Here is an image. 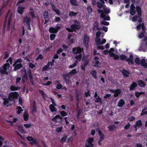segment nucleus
<instances>
[{
    "label": "nucleus",
    "instance_id": "f257e3e1",
    "mask_svg": "<svg viewBox=\"0 0 147 147\" xmlns=\"http://www.w3.org/2000/svg\"><path fill=\"white\" fill-rule=\"evenodd\" d=\"M74 24L70 26V28L75 30V32H76V30H79L81 27L80 22L77 20H73Z\"/></svg>",
    "mask_w": 147,
    "mask_h": 147
},
{
    "label": "nucleus",
    "instance_id": "f03ea898",
    "mask_svg": "<svg viewBox=\"0 0 147 147\" xmlns=\"http://www.w3.org/2000/svg\"><path fill=\"white\" fill-rule=\"evenodd\" d=\"M9 64L8 63H5L3 66L0 67V72L2 74L8 75V72L7 71V69L9 68Z\"/></svg>",
    "mask_w": 147,
    "mask_h": 147
},
{
    "label": "nucleus",
    "instance_id": "7ed1b4c3",
    "mask_svg": "<svg viewBox=\"0 0 147 147\" xmlns=\"http://www.w3.org/2000/svg\"><path fill=\"white\" fill-rule=\"evenodd\" d=\"M51 120L55 122L61 124L63 121V118L59 115H56L51 119Z\"/></svg>",
    "mask_w": 147,
    "mask_h": 147
},
{
    "label": "nucleus",
    "instance_id": "20e7f679",
    "mask_svg": "<svg viewBox=\"0 0 147 147\" xmlns=\"http://www.w3.org/2000/svg\"><path fill=\"white\" fill-rule=\"evenodd\" d=\"M19 94L17 92H11L9 96V98L11 101H13L14 99H17L19 97Z\"/></svg>",
    "mask_w": 147,
    "mask_h": 147
},
{
    "label": "nucleus",
    "instance_id": "39448f33",
    "mask_svg": "<svg viewBox=\"0 0 147 147\" xmlns=\"http://www.w3.org/2000/svg\"><path fill=\"white\" fill-rule=\"evenodd\" d=\"M94 141L93 138L89 137L86 140L87 142L85 144V147H93L94 145L93 142Z\"/></svg>",
    "mask_w": 147,
    "mask_h": 147
},
{
    "label": "nucleus",
    "instance_id": "423d86ee",
    "mask_svg": "<svg viewBox=\"0 0 147 147\" xmlns=\"http://www.w3.org/2000/svg\"><path fill=\"white\" fill-rule=\"evenodd\" d=\"M83 51V48L80 47H74L72 49V52L74 54H81Z\"/></svg>",
    "mask_w": 147,
    "mask_h": 147
},
{
    "label": "nucleus",
    "instance_id": "0eeeda50",
    "mask_svg": "<svg viewBox=\"0 0 147 147\" xmlns=\"http://www.w3.org/2000/svg\"><path fill=\"white\" fill-rule=\"evenodd\" d=\"M63 79L65 81L66 84L67 85L69 84L71 82V76H70L67 74H64L63 75Z\"/></svg>",
    "mask_w": 147,
    "mask_h": 147
},
{
    "label": "nucleus",
    "instance_id": "6e6552de",
    "mask_svg": "<svg viewBox=\"0 0 147 147\" xmlns=\"http://www.w3.org/2000/svg\"><path fill=\"white\" fill-rule=\"evenodd\" d=\"M109 91L113 93H114V97H118L119 95L121 94V90L119 89H117L115 90L113 89H110Z\"/></svg>",
    "mask_w": 147,
    "mask_h": 147
},
{
    "label": "nucleus",
    "instance_id": "1a4fd4ad",
    "mask_svg": "<svg viewBox=\"0 0 147 147\" xmlns=\"http://www.w3.org/2000/svg\"><path fill=\"white\" fill-rule=\"evenodd\" d=\"M90 40L89 37L86 34H85L84 36L83 43L86 47H88V42Z\"/></svg>",
    "mask_w": 147,
    "mask_h": 147
},
{
    "label": "nucleus",
    "instance_id": "9d476101",
    "mask_svg": "<svg viewBox=\"0 0 147 147\" xmlns=\"http://www.w3.org/2000/svg\"><path fill=\"white\" fill-rule=\"evenodd\" d=\"M43 15L44 18L45 19V24L49 22L50 21L49 19H47L48 18H49V13L47 11H45L43 12Z\"/></svg>",
    "mask_w": 147,
    "mask_h": 147
},
{
    "label": "nucleus",
    "instance_id": "9b49d317",
    "mask_svg": "<svg viewBox=\"0 0 147 147\" xmlns=\"http://www.w3.org/2000/svg\"><path fill=\"white\" fill-rule=\"evenodd\" d=\"M3 100H4L3 104L6 106L7 107H9L11 104V100L9 98H3Z\"/></svg>",
    "mask_w": 147,
    "mask_h": 147
},
{
    "label": "nucleus",
    "instance_id": "f8f14e48",
    "mask_svg": "<svg viewBox=\"0 0 147 147\" xmlns=\"http://www.w3.org/2000/svg\"><path fill=\"white\" fill-rule=\"evenodd\" d=\"M25 9L24 7H23L22 5H19L17 8V11L18 13L22 15L23 14L24 11V10Z\"/></svg>",
    "mask_w": 147,
    "mask_h": 147
},
{
    "label": "nucleus",
    "instance_id": "ddd939ff",
    "mask_svg": "<svg viewBox=\"0 0 147 147\" xmlns=\"http://www.w3.org/2000/svg\"><path fill=\"white\" fill-rule=\"evenodd\" d=\"M32 108V115H34L33 113L34 112H36L37 111L36 106V102L35 100H34L33 101Z\"/></svg>",
    "mask_w": 147,
    "mask_h": 147
},
{
    "label": "nucleus",
    "instance_id": "4468645a",
    "mask_svg": "<svg viewBox=\"0 0 147 147\" xmlns=\"http://www.w3.org/2000/svg\"><path fill=\"white\" fill-rule=\"evenodd\" d=\"M23 20L26 25L30 24V21L31 20L30 17H28L27 16H25L23 18Z\"/></svg>",
    "mask_w": 147,
    "mask_h": 147
},
{
    "label": "nucleus",
    "instance_id": "2eb2a0df",
    "mask_svg": "<svg viewBox=\"0 0 147 147\" xmlns=\"http://www.w3.org/2000/svg\"><path fill=\"white\" fill-rule=\"evenodd\" d=\"M137 86L138 84L136 82H133L129 87V90L131 91L133 90H134L137 87Z\"/></svg>",
    "mask_w": 147,
    "mask_h": 147
},
{
    "label": "nucleus",
    "instance_id": "dca6fc26",
    "mask_svg": "<svg viewBox=\"0 0 147 147\" xmlns=\"http://www.w3.org/2000/svg\"><path fill=\"white\" fill-rule=\"evenodd\" d=\"M96 131H98V133L100 136V139L101 140H103L105 138V136L102 132V131L100 130L99 128L96 129Z\"/></svg>",
    "mask_w": 147,
    "mask_h": 147
},
{
    "label": "nucleus",
    "instance_id": "f3484780",
    "mask_svg": "<svg viewBox=\"0 0 147 147\" xmlns=\"http://www.w3.org/2000/svg\"><path fill=\"white\" fill-rule=\"evenodd\" d=\"M125 102L123 99H120L118 102L117 106L119 107H121L125 104Z\"/></svg>",
    "mask_w": 147,
    "mask_h": 147
},
{
    "label": "nucleus",
    "instance_id": "a211bd4d",
    "mask_svg": "<svg viewBox=\"0 0 147 147\" xmlns=\"http://www.w3.org/2000/svg\"><path fill=\"white\" fill-rule=\"evenodd\" d=\"M20 89V87L16 86L15 85H11L10 88V90L12 91L18 90Z\"/></svg>",
    "mask_w": 147,
    "mask_h": 147
},
{
    "label": "nucleus",
    "instance_id": "6ab92c4d",
    "mask_svg": "<svg viewBox=\"0 0 147 147\" xmlns=\"http://www.w3.org/2000/svg\"><path fill=\"white\" fill-rule=\"evenodd\" d=\"M92 65L95 67L99 68L100 64L99 61L98 60H94L92 61Z\"/></svg>",
    "mask_w": 147,
    "mask_h": 147
},
{
    "label": "nucleus",
    "instance_id": "aec40b11",
    "mask_svg": "<svg viewBox=\"0 0 147 147\" xmlns=\"http://www.w3.org/2000/svg\"><path fill=\"white\" fill-rule=\"evenodd\" d=\"M121 72L125 77H127L129 76V71L123 69V71H121Z\"/></svg>",
    "mask_w": 147,
    "mask_h": 147
},
{
    "label": "nucleus",
    "instance_id": "412c9836",
    "mask_svg": "<svg viewBox=\"0 0 147 147\" xmlns=\"http://www.w3.org/2000/svg\"><path fill=\"white\" fill-rule=\"evenodd\" d=\"M15 65L13 69V70L14 71H16L20 69L22 67V65L20 63L18 64H16Z\"/></svg>",
    "mask_w": 147,
    "mask_h": 147
},
{
    "label": "nucleus",
    "instance_id": "4be33fe9",
    "mask_svg": "<svg viewBox=\"0 0 147 147\" xmlns=\"http://www.w3.org/2000/svg\"><path fill=\"white\" fill-rule=\"evenodd\" d=\"M90 74L95 79L97 78V72L95 70H92L90 72Z\"/></svg>",
    "mask_w": 147,
    "mask_h": 147
},
{
    "label": "nucleus",
    "instance_id": "5701e85b",
    "mask_svg": "<svg viewBox=\"0 0 147 147\" xmlns=\"http://www.w3.org/2000/svg\"><path fill=\"white\" fill-rule=\"evenodd\" d=\"M55 106V105L53 104L50 105L49 109L52 112L57 111V109Z\"/></svg>",
    "mask_w": 147,
    "mask_h": 147
},
{
    "label": "nucleus",
    "instance_id": "b1692460",
    "mask_svg": "<svg viewBox=\"0 0 147 147\" xmlns=\"http://www.w3.org/2000/svg\"><path fill=\"white\" fill-rule=\"evenodd\" d=\"M136 11L137 12L138 15H142L141 9L140 7L139 6H137L136 7Z\"/></svg>",
    "mask_w": 147,
    "mask_h": 147
},
{
    "label": "nucleus",
    "instance_id": "393cba45",
    "mask_svg": "<svg viewBox=\"0 0 147 147\" xmlns=\"http://www.w3.org/2000/svg\"><path fill=\"white\" fill-rule=\"evenodd\" d=\"M70 3L73 6H78V1L76 0H70Z\"/></svg>",
    "mask_w": 147,
    "mask_h": 147
},
{
    "label": "nucleus",
    "instance_id": "a878e982",
    "mask_svg": "<svg viewBox=\"0 0 147 147\" xmlns=\"http://www.w3.org/2000/svg\"><path fill=\"white\" fill-rule=\"evenodd\" d=\"M98 22L97 21H96L93 25V31L96 30L98 26Z\"/></svg>",
    "mask_w": 147,
    "mask_h": 147
},
{
    "label": "nucleus",
    "instance_id": "bb28decb",
    "mask_svg": "<svg viewBox=\"0 0 147 147\" xmlns=\"http://www.w3.org/2000/svg\"><path fill=\"white\" fill-rule=\"evenodd\" d=\"M80 92L77 91L76 92V95H75V98L76 99V100L78 102L80 101Z\"/></svg>",
    "mask_w": 147,
    "mask_h": 147
},
{
    "label": "nucleus",
    "instance_id": "cd10ccee",
    "mask_svg": "<svg viewBox=\"0 0 147 147\" xmlns=\"http://www.w3.org/2000/svg\"><path fill=\"white\" fill-rule=\"evenodd\" d=\"M18 129L19 132L22 134H25L26 133V131H24L23 128V127L21 126H18Z\"/></svg>",
    "mask_w": 147,
    "mask_h": 147
},
{
    "label": "nucleus",
    "instance_id": "c85d7f7f",
    "mask_svg": "<svg viewBox=\"0 0 147 147\" xmlns=\"http://www.w3.org/2000/svg\"><path fill=\"white\" fill-rule=\"evenodd\" d=\"M138 83L140 86L142 87H144L146 85V84L142 80H139L138 82Z\"/></svg>",
    "mask_w": 147,
    "mask_h": 147
},
{
    "label": "nucleus",
    "instance_id": "c756f323",
    "mask_svg": "<svg viewBox=\"0 0 147 147\" xmlns=\"http://www.w3.org/2000/svg\"><path fill=\"white\" fill-rule=\"evenodd\" d=\"M49 31L50 33H53L54 34H56L57 33V31H56L55 28L53 27H50L49 29Z\"/></svg>",
    "mask_w": 147,
    "mask_h": 147
},
{
    "label": "nucleus",
    "instance_id": "7c9ffc66",
    "mask_svg": "<svg viewBox=\"0 0 147 147\" xmlns=\"http://www.w3.org/2000/svg\"><path fill=\"white\" fill-rule=\"evenodd\" d=\"M23 116L24 121H26L28 120L29 115L27 112H25L24 113Z\"/></svg>",
    "mask_w": 147,
    "mask_h": 147
},
{
    "label": "nucleus",
    "instance_id": "2f4dec72",
    "mask_svg": "<svg viewBox=\"0 0 147 147\" xmlns=\"http://www.w3.org/2000/svg\"><path fill=\"white\" fill-rule=\"evenodd\" d=\"M78 14V12H75L73 11H71L69 12V16L70 17L75 16Z\"/></svg>",
    "mask_w": 147,
    "mask_h": 147
},
{
    "label": "nucleus",
    "instance_id": "473e14b6",
    "mask_svg": "<svg viewBox=\"0 0 147 147\" xmlns=\"http://www.w3.org/2000/svg\"><path fill=\"white\" fill-rule=\"evenodd\" d=\"M77 73L76 70V69H72L70 71V72H69L68 74L70 76H71Z\"/></svg>",
    "mask_w": 147,
    "mask_h": 147
},
{
    "label": "nucleus",
    "instance_id": "72a5a7b5",
    "mask_svg": "<svg viewBox=\"0 0 147 147\" xmlns=\"http://www.w3.org/2000/svg\"><path fill=\"white\" fill-rule=\"evenodd\" d=\"M95 102L97 103L99 102L101 104H102V103L101 99L99 96H98L97 98H96Z\"/></svg>",
    "mask_w": 147,
    "mask_h": 147
},
{
    "label": "nucleus",
    "instance_id": "f704fd0d",
    "mask_svg": "<svg viewBox=\"0 0 147 147\" xmlns=\"http://www.w3.org/2000/svg\"><path fill=\"white\" fill-rule=\"evenodd\" d=\"M49 67V61L47 65L44 66L42 69V71H46L48 70Z\"/></svg>",
    "mask_w": 147,
    "mask_h": 147
},
{
    "label": "nucleus",
    "instance_id": "c9c22d12",
    "mask_svg": "<svg viewBox=\"0 0 147 147\" xmlns=\"http://www.w3.org/2000/svg\"><path fill=\"white\" fill-rule=\"evenodd\" d=\"M11 21V17H10L8 21V24L7 26V30H9L10 28V24Z\"/></svg>",
    "mask_w": 147,
    "mask_h": 147
},
{
    "label": "nucleus",
    "instance_id": "e433bc0d",
    "mask_svg": "<svg viewBox=\"0 0 147 147\" xmlns=\"http://www.w3.org/2000/svg\"><path fill=\"white\" fill-rule=\"evenodd\" d=\"M82 55V54H80L78 55H77L75 57V59L79 61H80L81 59Z\"/></svg>",
    "mask_w": 147,
    "mask_h": 147
},
{
    "label": "nucleus",
    "instance_id": "4c0bfd02",
    "mask_svg": "<svg viewBox=\"0 0 147 147\" xmlns=\"http://www.w3.org/2000/svg\"><path fill=\"white\" fill-rule=\"evenodd\" d=\"M135 125L139 127H140L142 125V121L140 120L137 121Z\"/></svg>",
    "mask_w": 147,
    "mask_h": 147
},
{
    "label": "nucleus",
    "instance_id": "58836bf2",
    "mask_svg": "<svg viewBox=\"0 0 147 147\" xmlns=\"http://www.w3.org/2000/svg\"><path fill=\"white\" fill-rule=\"evenodd\" d=\"M120 59L122 61L126 60V61L127 57L124 55L121 54L120 55Z\"/></svg>",
    "mask_w": 147,
    "mask_h": 147
},
{
    "label": "nucleus",
    "instance_id": "ea45409f",
    "mask_svg": "<svg viewBox=\"0 0 147 147\" xmlns=\"http://www.w3.org/2000/svg\"><path fill=\"white\" fill-rule=\"evenodd\" d=\"M16 109L18 110L17 111V113L18 114H20L23 111V110L22 109V107L20 106H18L17 107Z\"/></svg>",
    "mask_w": 147,
    "mask_h": 147
},
{
    "label": "nucleus",
    "instance_id": "a19ab883",
    "mask_svg": "<svg viewBox=\"0 0 147 147\" xmlns=\"http://www.w3.org/2000/svg\"><path fill=\"white\" fill-rule=\"evenodd\" d=\"M67 137V135H64L63 137L61 139V143H64L66 140Z\"/></svg>",
    "mask_w": 147,
    "mask_h": 147
},
{
    "label": "nucleus",
    "instance_id": "79ce46f5",
    "mask_svg": "<svg viewBox=\"0 0 147 147\" xmlns=\"http://www.w3.org/2000/svg\"><path fill=\"white\" fill-rule=\"evenodd\" d=\"M60 113L61 114V116L63 118V117L66 116L67 115V113L65 111H61L60 112Z\"/></svg>",
    "mask_w": 147,
    "mask_h": 147
},
{
    "label": "nucleus",
    "instance_id": "37998d69",
    "mask_svg": "<svg viewBox=\"0 0 147 147\" xmlns=\"http://www.w3.org/2000/svg\"><path fill=\"white\" fill-rule=\"evenodd\" d=\"M28 72L30 80H33V77L31 74V70L30 69H29L28 71Z\"/></svg>",
    "mask_w": 147,
    "mask_h": 147
},
{
    "label": "nucleus",
    "instance_id": "c03bdc74",
    "mask_svg": "<svg viewBox=\"0 0 147 147\" xmlns=\"http://www.w3.org/2000/svg\"><path fill=\"white\" fill-rule=\"evenodd\" d=\"M39 92L41 94L42 98L45 100V94L44 92V91L42 90H39Z\"/></svg>",
    "mask_w": 147,
    "mask_h": 147
},
{
    "label": "nucleus",
    "instance_id": "a18cd8bd",
    "mask_svg": "<svg viewBox=\"0 0 147 147\" xmlns=\"http://www.w3.org/2000/svg\"><path fill=\"white\" fill-rule=\"evenodd\" d=\"M96 4L97 7L100 9H101L103 7V5H104V4H102L100 2H97Z\"/></svg>",
    "mask_w": 147,
    "mask_h": 147
},
{
    "label": "nucleus",
    "instance_id": "49530a36",
    "mask_svg": "<svg viewBox=\"0 0 147 147\" xmlns=\"http://www.w3.org/2000/svg\"><path fill=\"white\" fill-rule=\"evenodd\" d=\"M95 42L97 45H100V44H99L101 42L100 38V37H96L95 39Z\"/></svg>",
    "mask_w": 147,
    "mask_h": 147
},
{
    "label": "nucleus",
    "instance_id": "de8ad7c7",
    "mask_svg": "<svg viewBox=\"0 0 147 147\" xmlns=\"http://www.w3.org/2000/svg\"><path fill=\"white\" fill-rule=\"evenodd\" d=\"M108 128L110 131H112L116 128V127L114 125H110L108 127Z\"/></svg>",
    "mask_w": 147,
    "mask_h": 147
},
{
    "label": "nucleus",
    "instance_id": "09e8293b",
    "mask_svg": "<svg viewBox=\"0 0 147 147\" xmlns=\"http://www.w3.org/2000/svg\"><path fill=\"white\" fill-rule=\"evenodd\" d=\"M145 32L144 31H142L141 33H140L138 35V37L140 38H141L144 36V34Z\"/></svg>",
    "mask_w": 147,
    "mask_h": 147
},
{
    "label": "nucleus",
    "instance_id": "8fccbe9b",
    "mask_svg": "<svg viewBox=\"0 0 147 147\" xmlns=\"http://www.w3.org/2000/svg\"><path fill=\"white\" fill-rule=\"evenodd\" d=\"M32 141V142H30L29 143L31 145H33L34 144L37 145V144H38L35 138H34Z\"/></svg>",
    "mask_w": 147,
    "mask_h": 147
},
{
    "label": "nucleus",
    "instance_id": "3c124183",
    "mask_svg": "<svg viewBox=\"0 0 147 147\" xmlns=\"http://www.w3.org/2000/svg\"><path fill=\"white\" fill-rule=\"evenodd\" d=\"M78 63L77 61H76L72 65H70L69 66V68H72L75 67L77 65Z\"/></svg>",
    "mask_w": 147,
    "mask_h": 147
},
{
    "label": "nucleus",
    "instance_id": "603ef678",
    "mask_svg": "<svg viewBox=\"0 0 147 147\" xmlns=\"http://www.w3.org/2000/svg\"><path fill=\"white\" fill-rule=\"evenodd\" d=\"M77 114L76 115V117L78 118H79L80 115L82 113L81 110L80 109H77Z\"/></svg>",
    "mask_w": 147,
    "mask_h": 147
},
{
    "label": "nucleus",
    "instance_id": "864d4df0",
    "mask_svg": "<svg viewBox=\"0 0 147 147\" xmlns=\"http://www.w3.org/2000/svg\"><path fill=\"white\" fill-rule=\"evenodd\" d=\"M63 127L61 126L60 127H57L56 128V131L57 132L59 133L62 131Z\"/></svg>",
    "mask_w": 147,
    "mask_h": 147
},
{
    "label": "nucleus",
    "instance_id": "5fc2aeb1",
    "mask_svg": "<svg viewBox=\"0 0 147 147\" xmlns=\"http://www.w3.org/2000/svg\"><path fill=\"white\" fill-rule=\"evenodd\" d=\"M56 36V34H51L50 35V40L51 41L55 39Z\"/></svg>",
    "mask_w": 147,
    "mask_h": 147
},
{
    "label": "nucleus",
    "instance_id": "6e6d98bb",
    "mask_svg": "<svg viewBox=\"0 0 147 147\" xmlns=\"http://www.w3.org/2000/svg\"><path fill=\"white\" fill-rule=\"evenodd\" d=\"M43 56L41 55V54H40L38 57H37L36 58V61H38L39 59H40V60H42L43 59Z\"/></svg>",
    "mask_w": 147,
    "mask_h": 147
},
{
    "label": "nucleus",
    "instance_id": "4d7b16f0",
    "mask_svg": "<svg viewBox=\"0 0 147 147\" xmlns=\"http://www.w3.org/2000/svg\"><path fill=\"white\" fill-rule=\"evenodd\" d=\"M138 18V15H136L132 18V20L134 22H136L137 21V18Z\"/></svg>",
    "mask_w": 147,
    "mask_h": 147
},
{
    "label": "nucleus",
    "instance_id": "13d9d810",
    "mask_svg": "<svg viewBox=\"0 0 147 147\" xmlns=\"http://www.w3.org/2000/svg\"><path fill=\"white\" fill-rule=\"evenodd\" d=\"M140 59L138 57L136 58L135 60V62L138 65L140 64Z\"/></svg>",
    "mask_w": 147,
    "mask_h": 147
},
{
    "label": "nucleus",
    "instance_id": "bf43d9fd",
    "mask_svg": "<svg viewBox=\"0 0 147 147\" xmlns=\"http://www.w3.org/2000/svg\"><path fill=\"white\" fill-rule=\"evenodd\" d=\"M135 119V117L133 116H131L128 118L127 120L130 122L134 121Z\"/></svg>",
    "mask_w": 147,
    "mask_h": 147
},
{
    "label": "nucleus",
    "instance_id": "052dcab7",
    "mask_svg": "<svg viewBox=\"0 0 147 147\" xmlns=\"http://www.w3.org/2000/svg\"><path fill=\"white\" fill-rule=\"evenodd\" d=\"M21 80V78L20 77H17L16 79V84H20V81Z\"/></svg>",
    "mask_w": 147,
    "mask_h": 147
},
{
    "label": "nucleus",
    "instance_id": "680f3d73",
    "mask_svg": "<svg viewBox=\"0 0 147 147\" xmlns=\"http://www.w3.org/2000/svg\"><path fill=\"white\" fill-rule=\"evenodd\" d=\"M87 10L89 13H92V8L90 6H89L87 8Z\"/></svg>",
    "mask_w": 147,
    "mask_h": 147
},
{
    "label": "nucleus",
    "instance_id": "e2e57ef3",
    "mask_svg": "<svg viewBox=\"0 0 147 147\" xmlns=\"http://www.w3.org/2000/svg\"><path fill=\"white\" fill-rule=\"evenodd\" d=\"M56 87L57 89H61L63 87V86L61 84L59 83L57 84Z\"/></svg>",
    "mask_w": 147,
    "mask_h": 147
},
{
    "label": "nucleus",
    "instance_id": "0e129e2a",
    "mask_svg": "<svg viewBox=\"0 0 147 147\" xmlns=\"http://www.w3.org/2000/svg\"><path fill=\"white\" fill-rule=\"evenodd\" d=\"M136 13V11L135 9H130V13L132 16H134Z\"/></svg>",
    "mask_w": 147,
    "mask_h": 147
},
{
    "label": "nucleus",
    "instance_id": "69168bd1",
    "mask_svg": "<svg viewBox=\"0 0 147 147\" xmlns=\"http://www.w3.org/2000/svg\"><path fill=\"white\" fill-rule=\"evenodd\" d=\"M89 61L88 60H85L82 64H83L84 66H86V65H87L89 64Z\"/></svg>",
    "mask_w": 147,
    "mask_h": 147
},
{
    "label": "nucleus",
    "instance_id": "338daca9",
    "mask_svg": "<svg viewBox=\"0 0 147 147\" xmlns=\"http://www.w3.org/2000/svg\"><path fill=\"white\" fill-rule=\"evenodd\" d=\"M66 30L69 32H75V30L73 29L72 28H66Z\"/></svg>",
    "mask_w": 147,
    "mask_h": 147
},
{
    "label": "nucleus",
    "instance_id": "774afa93",
    "mask_svg": "<svg viewBox=\"0 0 147 147\" xmlns=\"http://www.w3.org/2000/svg\"><path fill=\"white\" fill-rule=\"evenodd\" d=\"M101 24L103 25L108 26L109 25V22L103 20L101 22Z\"/></svg>",
    "mask_w": 147,
    "mask_h": 147
}]
</instances>
